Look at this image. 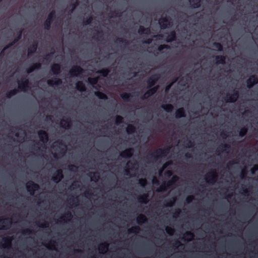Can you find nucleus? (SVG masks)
Wrapping results in <instances>:
<instances>
[{"label": "nucleus", "instance_id": "obj_1", "mask_svg": "<svg viewBox=\"0 0 258 258\" xmlns=\"http://www.w3.org/2000/svg\"><path fill=\"white\" fill-rule=\"evenodd\" d=\"M170 148L162 149L158 148L153 153H150L146 157L147 159H152L154 161H157L160 158L165 157L169 153Z\"/></svg>", "mask_w": 258, "mask_h": 258}, {"label": "nucleus", "instance_id": "obj_2", "mask_svg": "<svg viewBox=\"0 0 258 258\" xmlns=\"http://www.w3.org/2000/svg\"><path fill=\"white\" fill-rule=\"evenodd\" d=\"M56 18L55 10H52L48 15L47 18L44 23V29L49 30L50 29L51 25Z\"/></svg>", "mask_w": 258, "mask_h": 258}, {"label": "nucleus", "instance_id": "obj_3", "mask_svg": "<svg viewBox=\"0 0 258 258\" xmlns=\"http://www.w3.org/2000/svg\"><path fill=\"white\" fill-rule=\"evenodd\" d=\"M239 97V92L237 90H233L232 93H227L224 98V100L227 103H234Z\"/></svg>", "mask_w": 258, "mask_h": 258}, {"label": "nucleus", "instance_id": "obj_4", "mask_svg": "<svg viewBox=\"0 0 258 258\" xmlns=\"http://www.w3.org/2000/svg\"><path fill=\"white\" fill-rule=\"evenodd\" d=\"M160 75L159 74H155L151 76L146 81L147 88L155 87V85L159 80Z\"/></svg>", "mask_w": 258, "mask_h": 258}, {"label": "nucleus", "instance_id": "obj_5", "mask_svg": "<svg viewBox=\"0 0 258 258\" xmlns=\"http://www.w3.org/2000/svg\"><path fill=\"white\" fill-rule=\"evenodd\" d=\"M26 188L30 195L33 196L35 191L38 190L39 189V185L38 184L35 183L33 181H29L26 185Z\"/></svg>", "mask_w": 258, "mask_h": 258}, {"label": "nucleus", "instance_id": "obj_6", "mask_svg": "<svg viewBox=\"0 0 258 258\" xmlns=\"http://www.w3.org/2000/svg\"><path fill=\"white\" fill-rule=\"evenodd\" d=\"M218 177V174L215 170L209 172L205 177V180L207 183L214 184Z\"/></svg>", "mask_w": 258, "mask_h": 258}, {"label": "nucleus", "instance_id": "obj_7", "mask_svg": "<svg viewBox=\"0 0 258 258\" xmlns=\"http://www.w3.org/2000/svg\"><path fill=\"white\" fill-rule=\"evenodd\" d=\"M18 88L22 91H26L29 88V81L26 77L23 78L18 81Z\"/></svg>", "mask_w": 258, "mask_h": 258}, {"label": "nucleus", "instance_id": "obj_8", "mask_svg": "<svg viewBox=\"0 0 258 258\" xmlns=\"http://www.w3.org/2000/svg\"><path fill=\"white\" fill-rule=\"evenodd\" d=\"M84 72V70L80 66L75 65L69 71V75L71 77H77L79 75L82 74Z\"/></svg>", "mask_w": 258, "mask_h": 258}, {"label": "nucleus", "instance_id": "obj_9", "mask_svg": "<svg viewBox=\"0 0 258 258\" xmlns=\"http://www.w3.org/2000/svg\"><path fill=\"white\" fill-rule=\"evenodd\" d=\"M12 221L9 218H0V230H7L10 228Z\"/></svg>", "mask_w": 258, "mask_h": 258}, {"label": "nucleus", "instance_id": "obj_10", "mask_svg": "<svg viewBox=\"0 0 258 258\" xmlns=\"http://www.w3.org/2000/svg\"><path fill=\"white\" fill-rule=\"evenodd\" d=\"M158 88L159 86L158 85L155 86V87H153L152 88H148V90L141 97V99L142 100L147 99V98H148V97L156 93Z\"/></svg>", "mask_w": 258, "mask_h": 258}, {"label": "nucleus", "instance_id": "obj_11", "mask_svg": "<svg viewBox=\"0 0 258 258\" xmlns=\"http://www.w3.org/2000/svg\"><path fill=\"white\" fill-rule=\"evenodd\" d=\"M63 178V174L62 169H57L52 176L51 179L55 183H57Z\"/></svg>", "mask_w": 258, "mask_h": 258}, {"label": "nucleus", "instance_id": "obj_12", "mask_svg": "<svg viewBox=\"0 0 258 258\" xmlns=\"http://www.w3.org/2000/svg\"><path fill=\"white\" fill-rule=\"evenodd\" d=\"M258 83V78L255 75H251L246 80V86L249 89L251 88Z\"/></svg>", "mask_w": 258, "mask_h": 258}, {"label": "nucleus", "instance_id": "obj_13", "mask_svg": "<svg viewBox=\"0 0 258 258\" xmlns=\"http://www.w3.org/2000/svg\"><path fill=\"white\" fill-rule=\"evenodd\" d=\"M38 135L41 142L44 144L47 143L49 140V137L46 131L40 130L38 132Z\"/></svg>", "mask_w": 258, "mask_h": 258}, {"label": "nucleus", "instance_id": "obj_14", "mask_svg": "<svg viewBox=\"0 0 258 258\" xmlns=\"http://www.w3.org/2000/svg\"><path fill=\"white\" fill-rule=\"evenodd\" d=\"M171 19H169L166 17L163 18L159 20V23L162 29H165L168 27V26L171 25Z\"/></svg>", "mask_w": 258, "mask_h": 258}, {"label": "nucleus", "instance_id": "obj_15", "mask_svg": "<svg viewBox=\"0 0 258 258\" xmlns=\"http://www.w3.org/2000/svg\"><path fill=\"white\" fill-rule=\"evenodd\" d=\"M134 150L132 148L125 149L120 153V156L124 158H130L133 155Z\"/></svg>", "mask_w": 258, "mask_h": 258}, {"label": "nucleus", "instance_id": "obj_16", "mask_svg": "<svg viewBox=\"0 0 258 258\" xmlns=\"http://www.w3.org/2000/svg\"><path fill=\"white\" fill-rule=\"evenodd\" d=\"M62 80L58 78H54L52 79L48 80L47 81V84L50 86L53 85H60L62 84Z\"/></svg>", "mask_w": 258, "mask_h": 258}, {"label": "nucleus", "instance_id": "obj_17", "mask_svg": "<svg viewBox=\"0 0 258 258\" xmlns=\"http://www.w3.org/2000/svg\"><path fill=\"white\" fill-rule=\"evenodd\" d=\"M41 63L40 62H36L33 63L29 68L26 69L27 74L32 73L35 70H38L41 68Z\"/></svg>", "mask_w": 258, "mask_h": 258}, {"label": "nucleus", "instance_id": "obj_18", "mask_svg": "<svg viewBox=\"0 0 258 258\" xmlns=\"http://www.w3.org/2000/svg\"><path fill=\"white\" fill-rule=\"evenodd\" d=\"M51 71L54 75H59L61 72L60 65L59 63H53L51 67Z\"/></svg>", "mask_w": 258, "mask_h": 258}, {"label": "nucleus", "instance_id": "obj_19", "mask_svg": "<svg viewBox=\"0 0 258 258\" xmlns=\"http://www.w3.org/2000/svg\"><path fill=\"white\" fill-rule=\"evenodd\" d=\"M37 47L38 44L36 42L30 45V46L28 48V56H31V55L35 53L37 50Z\"/></svg>", "mask_w": 258, "mask_h": 258}, {"label": "nucleus", "instance_id": "obj_20", "mask_svg": "<svg viewBox=\"0 0 258 258\" xmlns=\"http://www.w3.org/2000/svg\"><path fill=\"white\" fill-rule=\"evenodd\" d=\"M109 244L107 242L101 243L99 245L98 250L100 253H105L108 249Z\"/></svg>", "mask_w": 258, "mask_h": 258}, {"label": "nucleus", "instance_id": "obj_21", "mask_svg": "<svg viewBox=\"0 0 258 258\" xmlns=\"http://www.w3.org/2000/svg\"><path fill=\"white\" fill-rule=\"evenodd\" d=\"M179 180V177L177 175H173L171 178L166 182V184L168 188H172L175 185V183Z\"/></svg>", "mask_w": 258, "mask_h": 258}, {"label": "nucleus", "instance_id": "obj_22", "mask_svg": "<svg viewBox=\"0 0 258 258\" xmlns=\"http://www.w3.org/2000/svg\"><path fill=\"white\" fill-rule=\"evenodd\" d=\"M62 127L68 129L72 125V121L70 118H68L66 119H63L60 123Z\"/></svg>", "mask_w": 258, "mask_h": 258}, {"label": "nucleus", "instance_id": "obj_23", "mask_svg": "<svg viewBox=\"0 0 258 258\" xmlns=\"http://www.w3.org/2000/svg\"><path fill=\"white\" fill-rule=\"evenodd\" d=\"M76 89L81 92H85L86 90V87L85 84L81 81H79L76 83Z\"/></svg>", "mask_w": 258, "mask_h": 258}, {"label": "nucleus", "instance_id": "obj_24", "mask_svg": "<svg viewBox=\"0 0 258 258\" xmlns=\"http://www.w3.org/2000/svg\"><path fill=\"white\" fill-rule=\"evenodd\" d=\"M176 35L174 31H171L168 35L165 40L167 43L171 42L176 40Z\"/></svg>", "mask_w": 258, "mask_h": 258}, {"label": "nucleus", "instance_id": "obj_25", "mask_svg": "<svg viewBox=\"0 0 258 258\" xmlns=\"http://www.w3.org/2000/svg\"><path fill=\"white\" fill-rule=\"evenodd\" d=\"M185 116V112L183 107L179 108L175 111V117L180 118Z\"/></svg>", "mask_w": 258, "mask_h": 258}, {"label": "nucleus", "instance_id": "obj_26", "mask_svg": "<svg viewBox=\"0 0 258 258\" xmlns=\"http://www.w3.org/2000/svg\"><path fill=\"white\" fill-rule=\"evenodd\" d=\"M150 28L149 27L145 28L143 26H140L138 30L139 34H149L150 33Z\"/></svg>", "mask_w": 258, "mask_h": 258}, {"label": "nucleus", "instance_id": "obj_27", "mask_svg": "<svg viewBox=\"0 0 258 258\" xmlns=\"http://www.w3.org/2000/svg\"><path fill=\"white\" fill-rule=\"evenodd\" d=\"M194 237L195 235L194 233L191 231H186L183 235L184 240L188 241H191L194 239Z\"/></svg>", "mask_w": 258, "mask_h": 258}, {"label": "nucleus", "instance_id": "obj_28", "mask_svg": "<svg viewBox=\"0 0 258 258\" xmlns=\"http://www.w3.org/2000/svg\"><path fill=\"white\" fill-rule=\"evenodd\" d=\"M176 200V198L175 197H173L172 198L167 199L165 201L164 205L165 207H172L173 206V205L174 204Z\"/></svg>", "mask_w": 258, "mask_h": 258}, {"label": "nucleus", "instance_id": "obj_29", "mask_svg": "<svg viewBox=\"0 0 258 258\" xmlns=\"http://www.w3.org/2000/svg\"><path fill=\"white\" fill-rule=\"evenodd\" d=\"M216 64H224L225 63L226 56L224 55H217L215 57Z\"/></svg>", "mask_w": 258, "mask_h": 258}, {"label": "nucleus", "instance_id": "obj_30", "mask_svg": "<svg viewBox=\"0 0 258 258\" xmlns=\"http://www.w3.org/2000/svg\"><path fill=\"white\" fill-rule=\"evenodd\" d=\"M126 165L128 167H130V169L132 171H137L138 169V164L136 161H134V162L128 161Z\"/></svg>", "mask_w": 258, "mask_h": 258}, {"label": "nucleus", "instance_id": "obj_31", "mask_svg": "<svg viewBox=\"0 0 258 258\" xmlns=\"http://www.w3.org/2000/svg\"><path fill=\"white\" fill-rule=\"evenodd\" d=\"M147 220V219L145 215L143 214H140L137 217V222L138 224L141 225L144 223H145Z\"/></svg>", "mask_w": 258, "mask_h": 258}, {"label": "nucleus", "instance_id": "obj_32", "mask_svg": "<svg viewBox=\"0 0 258 258\" xmlns=\"http://www.w3.org/2000/svg\"><path fill=\"white\" fill-rule=\"evenodd\" d=\"M190 6L192 8H199L201 6L202 0H189Z\"/></svg>", "mask_w": 258, "mask_h": 258}, {"label": "nucleus", "instance_id": "obj_33", "mask_svg": "<svg viewBox=\"0 0 258 258\" xmlns=\"http://www.w3.org/2000/svg\"><path fill=\"white\" fill-rule=\"evenodd\" d=\"M73 218V215L70 211L67 212L64 215L60 217V219L64 222L70 221Z\"/></svg>", "mask_w": 258, "mask_h": 258}, {"label": "nucleus", "instance_id": "obj_34", "mask_svg": "<svg viewBox=\"0 0 258 258\" xmlns=\"http://www.w3.org/2000/svg\"><path fill=\"white\" fill-rule=\"evenodd\" d=\"M148 195L147 194H144L141 196H140L138 198V202L141 203H143L146 204L148 202Z\"/></svg>", "mask_w": 258, "mask_h": 258}, {"label": "nucleus", "instance_id": "obj_35", "mask_svg": "<svg viewBox=\"0 0 258 258\" xmlns=\"http://www.w3.org/2000/svg\"><path fill=\"white\" fill-rule=\"evenodd\" d=\"M89 175L92 181H97L100 178V174L98 172H90Z\"/></svg>", "mask_w": 258, "mask_h": 258}, {"label": "nucleus", "instance_id": "obj_36", "mask_svg": "<svg viewBox=\"0 0 258 258\" xmlns=\"http://www.w3.org/2000/svg\"><path fill=\"white\" fill-rule=\"evenodd\" d=\"M161 108L167 112H171L173 109V106L171 104H162Z\"/></svg>", "mask_w": 258, "mask_h": 258}, {"label": "nucleus", "instance_id": "obj_37", "mask_svg": "<svg viewBox=\"0 0 258 258\" xmlns=\"http://www.w3.org/2000/svg\"><path fill=\"white\" fill-rule=\"evenodd\" d=\"M136 128L134 125L128 124L126 128V132L128 134H132L136 132Z\"/></svg>", "mask_w": 258, "mask_h": 258}, {"label": "nucleus", "instance_id": "obj_38", "mask_svg": "<svg viewBox=\"0 0 258 258\" xmlns=\"http://www.w3.org/2000/svg\"><path fill=\"white\" fill-rule=\"evenodd\" d=\"M95 95L100 99L106 100L107 99V95L101 91L95 92Z\"/></svg>", "mask_w": 258, "mask_h": 258}, {"label": "nucleus", "instance_id": "obj_39", "mask_svg": "<svg viewBox=\"0 0 258 258\" xmlns=\"http://www.w3.org/2000/svg\"><path fill=\"white\" fill-rule=\"evenodd\" d=\"M110 70L108 69H102L98 71L97 73L102 77H106L107 76Z\"/></svg>", "mask_w": 258, "mask_h": 258}, {"label": "nucleus", "instance_id": "obj_40", "mask_svg": "<svg viewBox=\"0 0 258 258\" xmlns=\"http://www.w3.org/2000/svg\"><path fill=\"white\" fill-rule=\"evenodd\" d=\"M18 92V90L17 89H14L7 92L6 96L7 98H10L13 96L15 95Z\"/></svg>", "mask_w": 258, "mask_h": 258}, {"label": "nucleus", "instance_id": "obj_41", "mask_svg": "<svg viewBox=\"0 0 258 258\" xmlns=\"http://www.w3.org/2000/svg\"><path fill=\"white\" fill-rule=\"evenodd\" d=\"M3 241L4 242L5 245H3V246L5 247H10L11 245V241L12 238L9 237H5L3 238Z\"/></svg>", "mask_w": 258, "mask_h": 258}, {"label": "nucleus", "instance_id": "obj_42", "mask_svg": "<svg viewBox=\"0 0 258 258\" xmlns=\"http://www.w3.org/2000/svg\"><path fill=\"white\" fill-rule=\"evenodd\" d=\"M140 230V228L138 226H135L128 229V233H137Z\"/></svg>", "mask_w": 258, "mask_h": 258}, {"label": "nucleus", "instance_id": "obj_43", "mask_svg": "<svg viewBox=\"0 0 258 258\" xmlns=\"http://www.w3.org/2000/svg\"><path fill=\"white\" fill-rule=\"evenodd\" d=\"M109 14L110 15L109 16L110 18L119 17L121 16V13L118 10L111 11Z\"/></svg>", "mask_w": 258, "mask_h": 258}, {"label": "nucleus", "instance_id": "obj_44", "mask_svg": "<svg viewBox=\"0 0 258 258\" xmlns=\"http://www.w3.org/2000/svg\"><path fill=\"white\" fill-rule=\"evenodd\" d=\"M212 46L219 51H222L223 50V45L219 42H215L213 43Z\"/></svg>", "mask_w": 258, "mask_h": 258}, {"label": "nucleus", "instance_id": "obj_45", "mask_svg": "<svg viewBox=\"0 0 258 258\" xmlns=\"http://www.w3.org/2000/svg\"><path fill=\"white\" fill-rule=\"evenodd\" d=\"M131 96V94L128 93H123L121 94H120L121 98L124 101H128Z\"/></svg>", "mask_w": 258, "mask_h": 258}, {"label": "nucleus", "instance_id": "obj_46", "mask_svg": "<svg viewBox=\"0 0 258 258\" xmlns=\"http://www.w3.org/2000/svg\"><path fill=\"white\" fill-rule=\"evenodd\" d=\"M169 188L168 187L166 182H164L162 185L160 186L159 188L157 189V191L158 192H161V191H165L167 189H169Z\"/></svg>", "mask_w": 258, "mask_h": 258}, {"label": "nucleus", "instance_id": "obj_47", "mask_svg": "<svg viewBox=\"0 0 258 258\" xmlns=\"http://www.w3.org/2000/svg\"><path fill=\"white\" fill-rule=\"evenodd\" d=\"M247 131H248V129L246 127L244 126V127H242L239 132V136L240 137H244L246 135V134H247Z\"/></svg>", "mask_w": 258, "mask_h": 258}, {"label": "nucleus", "instance_id": "obj_48", "mask_svg": "<svg viewBox=\"0 0 258 258\" xmlns=\"http://www.w3.org/2000/svg\"><path fill=\"white\" fill-rule=\"evenodd\" d=\"M88 82L91 84L92 85H96L98 82V78H88Z\"/></svg>", "mask_w": 258, "mask_h": 258}, {"label": "nucleus", "instance_id": "obj_49", "mask_svg": "<svg viewBox=\"0 0 258 258\" xmlns=\"http://www.w3.org/2000/svg\"><path fill=\"white\" fill-rule=\"evenodd\" d=\"M117 41L119 43H123L124 44V46H127L129 44L128 41L122 38H117Z\"/></svg>", "mask_w": 258, "mask_h": 258}, {"label": "nucleus", "instance_id": "obj_50", "mask_svg": "<svg viewBox=\"0 0 258 258\" xmlns=\"http://www.w3.org/2000/svg\"><path fill=\"white\" fill-rule=\"evenodd\" d=\"M123 118L120 116L117 115L115 117V123L118 125L123 122Z\"/></svg>", "mask_w": 258, "mask_h": 258}, {"label": "nucleus", "instance_id": "obj_51", "mask_svg": "<svg viewBox=\"0 0 258 258\" xmlns=\"http://www.w3.org/2000/svg\"><path fill=\"white\" fill-rule=\"evenodd\" d=\"M230 148V145L227 144H222L219 147V148L221 150V151H223L227 149H229Z\"/></svg>", "mask_w": 258, "mask_h": 258}, {"label": "nucleus", "instance_id": "obj_52", "mask_svg": "<svg viewBox=\"0 0 258 258\" xmlns=\"http://www.w3.org/2000/svg\"><path fill=\"white\" fill-rule=\"evenodd\" d=\"M92 21H93V17L91 16H90L86 17L85 19V20L84 21V23L85 25H89L92 22Z\"/></svg>", "mask_w": 258, "mask_h": 258}, {"label": "nucleus", "instance_id": "obj_53", "mask_svg": "<svg viewBox=\"0 0 258 258\" xmlns=\"http://www.w3.org/2000/svg\"><path fill=\"white\" fill-rule=\"evenodd\" d=\"M170 47L168 44H161L158 47V50L159 51H162L164 49H169Z\"/></svg>", "mask_w": 258, "mask_h": 258}, {"label": "nucleus", "instance_id": "obj_54", "mask_svg": "<svg viewBox=\"0 0 258 258\" xmlns=\"http://www.w3.org/2000/svg\"><path fill=\"white\" fill-rule=\"evenodd\" d=\"M53 55V52H50L49 53L46 54L43 57V59L46 60V61H50Z\"/></svg>", "mask_w": 258, "mask_h": 258}, {"label": "nucleus", "instance_id": "obj_55", "mask_svg": "<svg viewBox=\"0 0 258 258\" xmlns=\"http://www.w3.org/2000/svg\"><path fill=\"white\" fill-rule=\"evenodd\" d=\"M139 183L142 187H145L147 183V181L146 178H141L139 180Z\"/></svg>", "mask_w": 258, "mask_h": 258}, {"label": "nucleus", "instance_id": "obj_56", "mask_svg": "<svg viewBox=\"0 0 258 258\" xmlns=\"http://www.w3.org/2000/svg\"><path fill=\"white\" fill-rule=\"evenodd\" d=\"M166 231L169 235H172L174 232V229L170 227H167Z\"/></svg>", "mask_w": 258, "mask_h": 258}, {"label": "nucleus", "instance_id": "obj_57", "mask_svg": "<svg viewBox=\"0 0 258 258\" xmlns=\"http://www.w3.org/2000/svg\"><path fill=\"white\" fill-rule=\"evenodd\" d=\"M194 200V197L192 195L188 196L185 199L186 202L187 204H189L192 202Z\"/></svg>", "mask_w": 258, "mask_h": 258}, {"label": "nucleus", "instance_id": "obj_58", "mask_svg": "<svg viewBox=\"0 0 258 258\" xmlns=\"http://www.w3.org/2000/svg\"><path fill=\"white\" fill-rule=\"evenodd\" d=\"M172 164V161L170 160L166 162H165L164 164H163L162 167V170H164L165 169H166L168 166L171 165Z\"/></svg>", "mask_w": 258, "mask_h": 258}, {"label": "nucleus", "instance_id": "obj_59", "mask_svg": "<svg viewBox=\"0 0 258 258\" xmlns=\"http://www.w3.org/2000/svg\"><path fill=\"white\" fill-rule=\"evenodd\" d=\"M79 5V1L76 0L74 4L71 5L72 10L71 11V12H73V11L76 8V7Z\"/></svg>", "mask_w": 258, "mask_h": 258}, {"label": "nucleus", "instance_id": "obj_60", "mask_svg": "<svg viewBox=\"0 0 258 258\" xmlns=\"http://www.w3.org/2000/svg\"><path fill=\"white\" fill-rule=\"evenodd\" d=\"M16 43V41L13 40L12 42L9 43L8 45H7L4 48V50H6L8 48H10V47L13 46L15 43Z\"/></svg>", "mask_w": 258, "mask_h": 258}, {"label": "nucleus", "instance_id": "obj_61", "mask_svg": "<svg viewBox=\"0 0 258 258\" xmlns=\"http://www.w3.org/2000/svg\"><path fill=\"white\" fill-rule=\"evenodd\" d=\"M16 43V41L13 40L12 42L9 43L8 45H7L4 48V50H6L8 48H10V47L13 46L15 43Z\"/></svg>", "mask_w": 258, "mask_h": 258}, {"label": "nucleus", "instance_id": "obj_62", "mask_svg": "<svg viewBox=\"0 0 258 258\" xmlns=\"http://www.w3.org/2000/svg\"><path fill=\"white\" fill-rule=\"evenodd\" d=\"M246 174H247V172H246V170L245 168L241 170V172L240 174V176L241 178V179L244 178L245 177Z\"/></svg>", "mask_w": 258, "mask_h": 258}, {"label": "nucleus", "instance_id": "obj_63", "mask_svg": "<svg viewBox=\"0 0 258 258\" xmlns=\"http://www.w3.org/2000/svg\"><path fill=\"white\" fill-rule=\"evenodd\" d=\"M22 31L20 30L17 34V36L16 37V38L14 39V40L16 41V42H17L22 37Z\"/></svg>", "mask_w": 258, "mask_h": 258}, {"label": "nucleus", "instance_id": "obj_64", "mask_svg": "<svg viewBox=\"0 0 258 258\" xmlns=\"http://www.w3.org/2000/svg\"><path fill=\"white\" fill-rule=\"evenodd\" d=\"M258 170V164L254 165L250 169L251 173L253 174L256 171Z\"/></svg>", "mask_w": 258, "mask_h": 258}]
</instances>
